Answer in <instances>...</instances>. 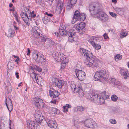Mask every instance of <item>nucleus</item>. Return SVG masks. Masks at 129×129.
<instances>
[{
    "label": "nucleus",
    "instance_id": "a211bd4d",
    "mask_svg": "<svg viewBox=\"0 0 129 129\" xmlns=\"http://www.w3.org/2000/svg\"><path fill=\"white\" fill-rule=\"evenodd\" d=\"M49 93H50V96L53 98H58V96L59 95V93L57 91L53 89H51L49 90Z\"/></svg>",
    "mask_w": 129,
    "mask_h": 129
},
{
    "label": "nucleus",
    "instance_id": "f3484780",
    "mask_svg": "<svg viewBox=\"0 0 129 129\" xmlns=\"http://www.w3.org/2000/svg\"><path fill=\"white\" fill-rule=\"evenodd\" d=\"M81 13L78 10H76L74 12V16L72 19V23H74L76 21L79 20Z\"/></svg>",
    "mask_w": 129,
    "mask_h": 129
},
{
    "label": "nucleus",
    "instance_id": "680f3d73",
    "mask_svg": "<svg viewBox=\"0 0 129 129\" xmlns=\"http://www.w3.org/2000/svg\"><path fill=\"white\" fill-rule=\"evenodd\" d=\"M71 105L68 104H66L65 107L68 108H69L71 107Z\"/></svg>",
    "mask_w": 129,
    "mask_h": 129
},
{
    "label": "nucleus",
    "instance_id": "6e6d98bb",
    "mask_svg": "<svg viewBox=\"0 0 129 129\" xmlns=\"http://www.w3.org/2000/svg\"><path fill=\"white\" fill-rule=\"evenodd\" d=\"M32 74H33V75H34V78H35V79H36V81H37V82H38L37 80H38V78L37 77V75L35 73H32Z\"/></svg>",
    "mask_w": 129,
    "mask_h": 129
},
{
    "label": "nucleus",
    "instance_id": "774afa93",
    "mask_svg": "<svg viewBox=\"0 0 129 129\" xmlns=\"http://www.w3.org/2000/svg\"><path fill=\"white\" fill-rule=\"evenodd\" d=\"M9 10L10 11H14V7H13V8L12 9H10Z\"/></svg>",
    "mask_w": 129,
    "mask_h": 129
},
{
    "label": "nucleus",
    "instance_id": "79ce46f5",
    "mask_svg": "<svg viewBox=\"0 0 129 129\" xmlns=\"http://www.w3.org/2000/svg\"><path fill=\"white\" fill-rule=\"evenodd\" d=\"M127 35V34L126 32H122L120 34V37L121 38H123Z\"/></svg>",
    "mask_w": 129,
    "mask_h": 129
},
{
    "label": "nucleus",
    "instance_id": "3c124183",
    "mask_svg": "<svg viewBox=\"0 0 129 129\" xmlns=\"http://www.w3.org/2000/svg\"><path fill=\"white\" fill-rule=\"evenodd\" d=\"M23 21H24V22L26 23V25L28 26L29 25V23L28 22V21L29 20H28L26 18H24L23 19Z\"/></svg>",
    "mask_w": 129,
    "mask_h": 129
},
{
    "label": "nucleus",
    "instance_id": "412c9836",
    "mask_svg": "<svg viewBox=\"0 0 129 129\" xmlns=\"http://www.w3.org/2000/svg\"><path fill=\"white\" fill-rule=\"evenodd\" d=\"M45 123H47L48 126L50 127H53L55 128L57 127V125L55 122L51 120H49L48 122L45 120Z\"/></svg>",
    "mask_w": 129,
    "mask_h": 129
},
{
    "label": "nucleus",
    "instance_id": "5701e85b",
    "mask_svg": "<svg viewBox=\"0 0 129 129\" xmlns=\"http://www.w3.org/2000/svg\"><path fill=\"white\" fill-rule=\"evenodd\" d=\"M81 85L79 86L77 88L76 90L74 92V93H78L79 96L80 97H82L83 96L84 93L83 90L81 89Z\"/></svg>",
    "mask_w": 129,
    "mask_h": 129
},
{
    "label": "nucleus",
    "instance_id": "7c9ffc66",
    "mask_svg": "<svg viewBox=\"0 0 129 129\" xmlns=\"http://www.w3.org/2000/svg\"><path fill=\"white\" fill-rule=\"evenodd\" d=\"M86 18V15L83 13H81L80 15V17H79V20H80L81 21H82L85 20Z\"/></svg>",
    "mask_w": 129,
    "mask_h": 129
},
{
    "label": "nucleus",
    "instance_id": "49530a36",
    "mask_svg": "<svg viewBox=\"0 0 129 129\" xmlns=\"http://www.w3.org/2000/svg\"><path fill=\"white\" fill-rule=\"evenodd\" d=\"M59 100V98H57L56 99H54L53 101H51V102L54 104H55L56 102H58Z\"/></svg>",
    "mask_w": 129,
    "mask_h": 129
},
{
    "label": "nucleus",
    "instance_id": "e2e57ef3",
    "mask_svg": "<svg viewBox=\"0 0 129 129\" xmlns=\"http://www.w3.org/2000/svg\"><path fill=\"white\" fill-rule=\"evenodd\" d=\"M27 55L28 56H29L30 55V50H29V49L28 48L27 49Z\"/></svg>",
    "mask_w": 129,
    "mask_h": 129
},
{
    "label": "nucleus",
    "instance_id": "a19ab883",
    "mask_svg": "<svg viewBox=\"0 0 129 129\" xmlns=\"http://www.w3.org/2000/svg\"><path fill=\"white\" fill-rule=\"evenodd\" d=\"M39 39L41 40V42H45L46 41V39L44 36H43L42 34H40V35L39 36Z\"/></svg>",
    "mask_w": 129,
    "mask_h": 129
},
{
    "label": "nucleus",
    "instance_id": "f8f14e48",
    "mask_svg": "<svg viewBox=\"0 0 129 129\" xmlns=\"http://www.w3.org/2000/svg\"><path fill=\"white\" fill-rule=\"evenodd\" d=\"M85 24L83 22H80L75 28L76 30L79 34H82L85 31L84 28L85 27Z\"/></svg>",
    "mask_w": 129,
    "mask_h": 129
},
{
    "label": "nucleus",
    "instance_id": "8fccbe9b",
    "mask_svg": "<svg viewBox=\"0 0 129 129\" xmlns=\"http://www.w3.org/2000/svg\"><path fill=\"white\" fill-rule=\"evenodd\" d=\"M5 85H6V87L7 88L8 87L10 86L11 85V83L8 80H6V83H5Z\"/></svg>",
    "mask_w": 129,
    "mask_h": 129
},
{
    "label": "nucleus",
    "instance_id": "423d86ee",
    "mask_svg": "<svg viewBox=\"0 0 129 129\" xmlns=\"http://www.w3.org/2000/svg\"><path fill=\"white\" fill-rule=\"evenodd\" d=\"M80 51L82 55L86 59H88L93 56V55L90 51L83 48H80Z\"/></svg>",
    "mask_w": 129,
    "mask_h": 129
},
{
    "label": "nucleus",
    "instance_id": "37998d69",
    "mask_svg": "<svg viewBox=\"0 0 129 129\" xmlns=\"http://www.w3.org/2000/svg\"><path fill=\"white\" fill-rule=\"evenodd\" d=\"M68 40L69 42L72 43L74 42V38L73 36H69Z\"/></svg>",
    "mask_w": 129,
    "mask_h": 129
},
{
    "label": "nucleus",
    "instance_id": "4be33fe9",
    "mask_svg": "<svg viewBox=\"0 0 129 129\" xmlns=\"http://www.w3.org/2000/svg\"><path fill=\"white\" fill-rule=\"evenodd\" d=\"M59 32L61 36H65L68 34L66 27L62 25L60 27Z\"/></svg>",
    "mask_w": 129,
    "mask_h": 129
},
{
    "label": "nucleus",
    "instance_id": "473e14b6",
    "mask_svg": "<svg viewBox=\"0 0 129 129\" xmlns=\"http://www.w3.org/2000/svg\"><path fill=\"white\" fill-rule=\"evenodd\" d=\"M50 19L47 16H45L42 19V20L44 23L47 24L50 21Z\"/></svg>",
    "mask_w": 129,
    "mask_h": 129
},
{
    "label": "nucleus",
    "instance_id": "ea45409f",
    "mask_svg": "<svg viewBox=\"0 0 129 129\" xmlns=\"http://www.w3.org/2000/svg\"><path fill=\"white\" fill-rule=\"evenodd\" d=\"M111 99L113 101L116 102L117 100L118 97L115 95H113L111 97Z\"/></svg>",
    "mask_w": 129,
    "mask_h": 129
},
{
    "label": "nucleus",
    "instance_id": "4d7b16f0",
    "mask_svg": "<svg viewBox=\"0 0 129 129\" xmlns=\"http://www.w3.org/2000/svg\"><path fill=\"white\" fill-rule=\"evenodd\" d=\"M14 17H15L16 20L19 19L18 18V15L17 13H16L15 14H14Z\"/></svg>",
    "mask_w": 129,
    "mask_h": 129
},
{
    "label": "nucleus",
    "instance_id": "f03ea898",
    "mask_svg": "<svg viewBox=\"0 0 129 129\" xmlns=\"http://www.w3.org/2000/svg\"><path fill=\"white\" fill-rule=\"evenodd\" d=\"M60 53L55 52L53 54V56L54 58L58 62L60 61L61 62V68L60 70L62 71L65 67L69 60L68 59L65 57H63Z\"/></svg>",
    "mask_w": 129,
    "mask_h": 129
},
{
    "label": "nucleus",
    "instance_id": "864d4df0",
    "mask_svg": "<svg viewBox=\"0 0 129 129\" xmlns=\"http://www.w3.org/2000/svg\"><path fill=\"white\" fill-rule=\"evenodd\" d=\"M110 15L112 17H115L116 16V14L114 13L110 12H109Z\"/></svg>",
    "mask_w": 129,
    "mask_h": 129
},
{
    "label": "nucleus",
    "instance_id": "20e7f679",
    "mask_svg": "<svg viewBox=\"0 0 129 129\" xmlns=\"http://www.w3.org/2000/svg\"><path fill=\"white\" fill-rule=\"evenodd\" d=\"M96 58L95 56H93L88 59H86L84 62L85 64L88 67L95 68L98 65Z\"/></svg>",
    "mask_w": 129,
    "mask_h": 129
},
{
    "label": "nucleus",
    "instance_id": "f257e3e1",
    "mask_svg": "<svg viewBox=\"0 0 129 129\" xmlns=\"http://www.w3.org/2000/svg\"><path fill=\"white\" fill-rule=\"evenodd\" d=\"M89 11L91 16L97 15V17L103 22H106L108 20V15L102 11L101 5L98 3H94L89 5Z\"/></svg>",
    "mask_w": 129,
    "mask_h": 129
},
{
    "label": "nucleus",
    "instance_id": "bb28decb",
    "mask_svg": "<svg viewBox=\"0 0 129 129\" xmlns=\"http://www.w3.org/2000/svg\"><path fill=\"white\" fill-rule=\"evenodd\" d=\"M70 85L72 89L74 92L76 90L77 88H78V87H76L75 83L73 81H71Z\"/></svg>",
    "mask_w": 129,
    "mask_h": 129
},
{
    "label": "nucleus",
    "instance_id": "bf43d9fd",
    "mask_svg": "<svg viewBox=\"0 0 129 129\" xmlns=\"http://www.w3.org/2000/svg\"><path fill=\"white\" fill-rule=\"evenodd\" d=\"M24 10L25 11V13H28L30 11H29V9L27 7H25Z\"/></svg>",
    "mask_w": 129,
    "mask_h": 129
},
{
    "label": "nucleus",
    "instance_id": "a878e982",
    "mask_svg": "<svg viewBox=\"0 0 129 129\" xmlns=\"http://www.w3.org/2000/svg\"><path fill=\"white\" fill-rule=\"evenodd\" d=\"M85 107H83L82 106H79L75 108L74 109V111H79L82 112L84 111Z\"/></svg>",
    "mask_w": 129,
    "mask_h": 129
},
{
    "label": "nucleus",
    "instance_id": "c85d7f7f",
    "mask_svg": "<svg viewBox=\"0 0 129 129\" xmlns=\"http://www.w3.org/2000/svg\"><path fill=\"white\" fill-rule=\"evenodd\" d=\"M30 68L32 70H35L39 72H41L42 71V70L41 68H40L38 66L36 65H34L33 66H31Z\"/></svg>",
    "mask_w": 129,
    "mask_h": 129
},
{
    "label": "nucleus",
    "instance_id": "72a5a7b5",
    "mask_svg": "<svg viewBox=\"0 0 129 129\" xmlns=\"http://www.w3.org/2000/svg\"><path fill=\"white\" fill-rule=\"evenodd\" d=\"M45 14L47 15L46 16H47L50 20H51L52 19H54L53 16L52 14L50 13L46 12Z\"/></svg>",
    "mask_w": 129,
    "mask_h": 129
},
{
    "label": "nucleus",
    "instance_id": "7ed1b4c3",
    "mask_svg": "<svg viewBox=\"0 0 129 129\" xmlns=\"http://www.w3.org/2000/svg\"><path fill=\"white\" fill-rule=\"evenodd\" d=\"M42 115V113L41 111L39 110H37L35 111L34 117L36 121L44 126L45 124L46 121L45 120L43 119L44 118L43 116H41Z\"/></svg>",
    "mask_w": 129,
    "mask_h": 129
},
{
    "label": "nucleus",
    "instance_id": "9d476101",
    "mask_svg": "<svg viewBox=\"0 0 129 129\" xmlns=\"http://www.w3.org/2000/svg\"><path fill=\"white\" fill-rule=\"evenodd\" d=\"M75 72L78 79L81 81L84 80L85 78V74L82 70H79L75 71Z\"/></svg>",
    "mask_w": 129,
    "mask_h": 129
},
{
    "label": "nucleus",
    "instance_id": "39448f33",
    "mask_svg": "<svg viewBox=\"0 0 129 129\" xmlns=\"http://www.w3.org/2000/svg\"><path fill=\"white\" fill-rule=\"evenodd\" d=\"M106 73V71L103 70L97 71L94 76V80L95 81H101V79L103 78L106 81L107 79V78L104 77Z\"/></svg>",
    "mask_w": 129,
    "mask_h": 129
},
{
    "label": "nucleus",
    "instance_id": "a18cd8bd",
    "mask_svg": "<svg viewBox=\"0 0 129 129\" xmlns=\"http://www.w3.org/2000/svg\"><path fill=\"white\" fill-rule=\"evenodd\" d=\"M109 121L112 124H115L116 123V121L114 119H110Z\"/></svg>",
    "mask_w": 129,
    "mask_h": 129
},
{
    "label": "nucleus",
    "instance_id": "09e8293b",
    "mask_svg": "<svg viewBox=\"0 0 129 129\" xmlns=\"http://www.w3.org/2000/svg\"><path fill=\"white\" fill-rule=\"evenodd\" d=\"M91 38L93 39V40L98 41H99L101 38L98 37H94L92 36L91 37Z\"/></svg>",
    "mask_w": 129,
    "mask_h": 129
},
{
    "label": "nucleus",
    "instance_id": "6e6552de",
    "mask_svg": "<svg viewBox=\"0 0 129 129\" xmlns=\"http://www.w3.org/2000/svg\"><path fill=\"white\" fill-rule=\"evenodd\" d=\"M99 95H100L98 94H94L89 93L87 94L86 97L87 98L90 99L92 101L97 103L99 101Z\"/></svg>",
    "mask_w": 129,
    "mask_h": 129
},
{
    "label": "nucleus",
    "instance_id": "58836bf2",
    "mask_svg": "<svg viewBox=\"0 0 129 129\" xmlns=\"http://www.w3.org/2000/svg\"><path fill=\"white\" fill-rule=\"evenodd\" d=\"M122 57V55L120 54H117L115 57V59L116 61H117L119 59H121Z\"/></svg>",
    "mask_w": 129,
    "mask_h": 129
},
{
    "label": "nucleus",
    "instance_id": "4c0bfd02",
    "mask_svg": "<svg viewBox=\"0 0 129 129\" xmlns=\"http://www.w3.org/2000/svg\"><path fill=\"white\" fill-rule=\"evenodd\" d=\"M27 13H25L24 12H22L20 14L21 17L23 19L24 18L27 19Z\"/></svg>",
    "mask_w": 129,
    "mask_h": 129
},
{
    "label": "nucleus",
    "instance_id": "e433bc0d",
    "mask_svg": "<svg viewBox=\"0 0 129 129\" xmlns=\"http://www.w3.org/2000/svg\"><path fill=\"white\" fill-rule=\"evenodd\" d=\"M49 109L51 110V113L52 114H57L58 111L57 109L54 108H50Z\"/></svg>",
    "mask_w": 129,
    "mask_h": 129
},
{
    "label": "nucleus",
    "instance_id": "f704fd0d",
    "mask_svg": "<svg viewBox=\"0 0 129 129\" xmlns=\"http://www.w3.org/2000/svg\"><path fill=\"white\" fill-rule=\"evenodd\" d=\"M106 91H104L102 93V96L104 99H107L108 98L109 96L108 95L106 94Z\"/></svg>",
    "mask_w": 129,
    "mask_h": 129
},
{
    "label": "nucleus",
    "instance_id": "4468645a",
    "mask_svg": "<svg viewBox=\"0 0 129 129\" xmlns=\"http://www.w3.org/2000/svg\"><path fill=\"white\" fill-rule=\"evenodd\" d=\"M34 104L38 108H40L41 106L43 104V100L38 97H35L34 98Z\"/></svg>",
    "mask_w": 129,
    "mask_h": 129
},
{
    "label": "nucleus",
    "instance_id": "de8ad7c7",
    "mask_svg": "<svg viewBox=\"0 0 129 129\" xmlns=\"http://www.w3.org/2000/svg\"><path fill=\"white\" fill-rule=\"evenodd\" d=\"M77 0H70V3L73 6H74L76 3Z\"/></svg>",
    "mask_w": 129,
    "mask_h": 129
},
{
    "label": "nucleus",
    "instance_id": "c756f323",
    "mask_svg": "<svg viewBox=\"0 0 129 129\" xmlns=\"http://www.w3.org/2000/svg\"><path fill=\"white\" fill-rule=\"evenodd\" d=\"M105 100H106L105 99H104L103 98H102V96L101 97L100 95H99V101L97 103L98 104H102L105 103Z\"/></svg>",
    "mask_w": 129,
    "mask_h": 129
},
{
    "label": "nucleus",
    "instance_id": "dca6fc26",
    "mask_svg": "<svg viewBox=\"0 0 129 129\" xmlns=\"http://www.w3.org/2000/svg\"><path fill=\"white\" fill-rule=\"evenodd\" d=\"M5 104L9 111H11L13 109V106L12 101L9 98L6 99Z\"/></svg>",
    "mask_w": 129,
    "mask_h": 129
},
{
    "label": "nucleus",
    "instance_id": "b1692460",
    "mask_svg": "<svg viewBox=\"0 0 129 129\" xmlns=\"http://www.w3.org/2000/svg\"><path fill=\"white\" fill-rule=\"evenodd\" d=\"M15 33L13 30L12 29H9L6 33L8 37H9L10 38L13 37Z\"/></svg>",
    "mask_w": 129,
    "mask_h": 129
},
{
    "label": "nucleus",
    "instance_id": "338daca9",
    "mask_svg": "<svg viewBox=\"0 0 129 129\" xmlns=\"http://www.w3.org/2000/svg\"><path fill=\"white\" fill-rule=\"evenodd\" d=\"M19 58L15 60V62H16L17 64H18V61H19Z\"/></svg>",
    "mask_w": 129,
    "mask_h": 129
},
{
    "label": "nucleus",
    "instance_id": "5fc2aeb1",
    "mask_svg": "<svg viewBox=\"0 0 129 129\" xmlns=\"http://www.w3.org/2000/svg\"><path fill=\"white\" fill-rule=\"evenodd\" d=\"M63 111L65 112H67L68 111L67 108H66L65 107H63Z\"/></svg>",
    "mask_w": 129,
    "mask_h": 129
},
{
    "label": "nucleus",
    "instance_id": "ddd939ff",
    "mask_svg": "<svg viewBox=\"0 0 129 129\" xmlns=\"http://www.w3.org/2000/svg\"><path fill=\"white\" fill-rule=\"evenodd\" d=\"M27 127L30 129H39V126L36 124V122L32 120L27 121Z\"/></svg>",
    "mask_w": 129,
    "mask_h": 129
},
{
    "label": "nucleus",
    "instance_id": "c03bdc74",
    "mask_svg": "<svg viewBox=\"0 0 129 129\" xmlns=\"http://www.w3.org/2000/svg\"><path fill=\"white\" fill-rule=\"evenodd\" d=\"M27 13V19L28 20L30 19L31 18L32 14H31L30 11H29Z\"/></svg>",
    "mask_w": 129,
    "mask_h": 129
},
{
    "label": "nucleus",
    "instance_id": "aec40b11",
    "mask_svg": "<svg viewBox=\"0 0 129 129\" xmlns=\"http://www.w3.org/2000/svg\"><path fill=\"white\" fill-rule=\"evenodd\" d=\"M64 5L62 1L60 0H58L57 3V7L56 10L59 13H60L63 8Z\"/></svg>",
    "mask_w": 129,
    "mask_h": 129
},
{
    "label": "nucleus",
    "instance_id": "2f4dec72",
    "mask_svg": "<svg viewBox=\"0 0 129 129\" xmlns=\"http://www.w3.org/2000/svg\"><path fill=\"white\" fill-rule=\"evenodd\" d=\"M114 10L116 11V12L120 15H121L123 13L122 9L121 8L116 7L114 8Z\"/></svg>",
    "mask_w": 129,
    "mask_h": 129
},
{
    "label": "nucleus",
    "instance_id": "9b49d317",
    "mask_svg": "<svg viewBox=\"0 0 129 129\" xmlns=\"http://www.w3.org/2000/svg\"><path fill=\"white\" fill-rule=\"evenodd\" d=\"M52 81L53 85H55L56 87L60 89L61 88L62 86L64 85L63 81L57 78H53Z\"/></svg>",
    "mask_w": 129,
    "mask_h": 129
},
{
    "label": "nucleus",
    "instance_id": "2eb2a0df",
    "mask_svg": "<svg viewBox=\"0 0 129 129\" xmlns=\"http://www.w3.org/2000/svg\"><path fill=\"white\" fill-rule=\"evenodd\" d=\"M39 31V29L38 27L36 26H34L32 29V34L36 38H39V36L40 35Z\"/></svg>",
    "mask_w": 129,
    "mask_h": 129
},
{
    "label": "nucleus",
    "instance_id": "c9c22d12",
    "mask_svg": "<svg viewBox=\"0 0 129 129\" xmlns=\"http://www.w3.org/2000/svg\"><path fill=\"white\" fill-rule=\"evenodd\" d=\"M75 31L73 29H71L69 31V36H73L75 35Z\"/></svg>",
    "mask_w": 129,
    "mask_h": 129
},
{
    "label": "nucleus",
    "instance_id": "13d9d810",
    "mask_svg": "<svg viewBox=\"0 0 129 129\" xmlns=\"http://www.w3.org/2000/svg\"><path fill=\"white\" fill-rule=\"evenodd\" d=\"M104 39H106L108 37L107 36V34L105 33L103 35Z\"/></svg>",
    "mask_w": 129,
    "mask_h": 129
},
{
    "label": "nucleus",
    "instance_id": "cd10ccee",
    "mask_svg": "<svg viewBox=\"0 0 129 129\" xmlns=\"http://www.w3.org/2000/svg\"><path fill=\"white\" fill-rule=\"evenodd\" d=\"M111 81L113 83V84L115 86H116L119 84L120 83L119 81H118L114 78H111Z\"/></svg>",
    "mask_w": 129,
    "mask_h": 129
},
{
    "label": "nucleus",
    "instance_id": "0eeeda50",
    "mask_svg": "<svg viewBox=\"0 0 129 129\" xmlns=\"http://www.w3.org/2000/svg\"><path fill=\"white\" fill-rule=\"evenodd\" d=\"M84 124L85 127L91 128L94 127L96 125L95 122L91 119L86 120L84 121Z\"/></svg>",
    "mask_w": 129,
    "mask_h": 129
},
{
    "label": "nucleus",
    "instance_id": "6ab92c4d",
    "mask_svg": "<svg viewBox=\"0 0 129 129\" xmlns=\"http://www.w3.org/2000/svg\"><path fill=\"white\" fill-rule=\"evenodd\" d=\"M120 73L124 79H126L129 77V72L126 69H121L120 70Z\"/></svg>",
    "mask_w": 129,
    "mask_h": 129
},
{
    "label": "nucleus",
    "instance_id": "052dcab7",
    "mask_svg": "<svg viewBox=\"0 0 129 129\" xmlns=\"http://www.w3.org/2000/svg\"><path fill=\"white\" fill-rule=\"evenodd\" d=\"M54 34L55 35H54L56 37H58L59 36V34L57 32L55 33Z\"/></svg>",
    "mask_w": 129,
    "mask_h": 129
},
{
    "label": "nucleus",
    "instance_id": "393cba45",
    "mask_svg": "<svg viewBox=\"0 0 129 129\" xmlns=\"http://www.w3.org/2000/svg\"><path fill=\"white\" fill-rule=\"evenodd\" d=\"M89 42L96 49L99 50L101 49V46L100 45L96 44L94 41H93L90 40Z\"/></svg>",
    "mask_w": 129,
    "mask_h": 129
},
{
    "label": "nucleus",
    "instance_id": "603ef678",
    "mask_svg": "<svg viewBox=\"0 0 129 129\" xmlns=\"http://www.w3.org/2000/svg\"><path fill=\"white\" fill-rule=\"evenodd\" d=\"M72 6H73V5H72L71 4H69L67 5L66 7V8L67 9H68V10H69L71 8Z\"/></svg>",
    "mask_w": 129,
    "mask_h": 129
},
{
    "label": "nucleus",
    "instance_id": "0e129e2a",
    "mask_svg": "<svg viewBox=\"0 0 129 129\" xmlns=\"http://www.w3.org/2000/svg\"><path fill=\"white\" fill-rule=\"evenodd\" d=\"M19 73L18 72H16L15 73V75L16 76V77L17 79H18L19 78Z\"/></svg>",
    "mask_w": 129,
    "mask_h": 129
},
{
    "label": "nucleus",
    "instance_id": "1a4fd4ad",
    "mask_svg": "<svg viewBox=\"0 0 129 129\" xmlns=\"http://www.w3.org/2000/svg\"><path fill=\"white\" fill-rule=\"evenodd\" d=\"M33 56L35 59L38 62L42 63L46 61L45 57L42 54H35L33 55Z\"/></svg>",
    "mask_w": 129,
    "mask_h": 129
},
{
    "label": "nucleus",
    "instance_id": "69168bd1",
    "mask_svg": "<svg viewBox=\"0 0 129 129\" xmlns=\"http://www.w3.org/2000/svg\"><path fill=\"white\" fill-rule=\"evenodd\" d=\"M14 29L15 30H17L18 29V28L17 27H16L15 25L14 26Z\"/></svg>",
    "mask_w": 129,
    "mask_h": 129
}]
</instances>
